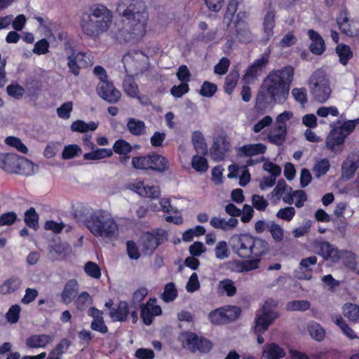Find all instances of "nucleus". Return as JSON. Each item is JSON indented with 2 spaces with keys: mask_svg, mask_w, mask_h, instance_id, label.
<instances>
[{
  "mask_svg": "<svg viewBox=\"0 0 359 359\" xmlns=\"http://www.w3.org/2000/svg\"><path fill=\"white\" fill-rule=\"evenodd\" d=\"M293 116L292 112L290 111H285L278 115L276 117V126L273 130H286L287 131V121L290 120Z\"/></svg>",
  "mask_w": 359,
  "mask_h": 359,
  "instance_id": "45",
  "label": "nucleus"
},
{
  "mask_svg": "<svg viewBox=\"0 0 359 359\" xmlns=\"http://www.w3.org/2000/svg\"><path fill=\"white\" fill-rule=\"evenodd\" d=\"M168 240V232L162 229H154L144 233L140 238L142 252L151 255L156 249Z\"/></svg>",
  "mask_w": 359,
  "mask_h": 359,
  "instance_id": "8",
  "label": "nucleus"
},
{
  "mask_svg": "<svg viewBox=\"0 0 359 359\" xmlns=\"http://www.w3.org/2000/svg\"><path fill=\"white\" fill-rule=\"evenodd\" d=\"M296 213L295 209L292 207H285L280 209L277 214L276 217L279 219H283L287 222H290L293 217H294Z\"/></svg>",
  "mask_w": 359,
  "mask_h": 359,
  "instance_id": "58",
  "label": "nucleus"
},
{
  "mask_svg": "<svg viewBox=\"0 0 359 359\" xmlns=\"http://www.w3.org/2000/svg\"><path fill=\"white\" fill-rule=\"evenodd\" d=\"M18 158L12 154H0V168L10 173L18 172Z\"/></svg>",
  "mask_w": 359,
  "mask_h": 359,
  "instance_id": "20",
  "label": "nucleus"
},
{
  "mask_svg": "<svg viewBox=\"0 0 359 359\" xmlns=\"http://www.w3.org/2000/svg\"><path fill=\"white\" fill-rule=\"evenodd\" d=\"M311 83L313 86L311 91L315 99L321 103L326 102L331 93L329 81L325 76L314 73L311 77Z\"/></svg>",
  "mask_w": 359,
  "mask_h": 359,
  "instance_id": "9",
  "label": "nucleus"
},
{
  "mask_svg": "<svg viewBox=\"0 0 359 359\" xmlns=\"http://www.w3.org/2000/svg\"><path fill=\"white\" fill-rule=\"evenodd\" d=\"M278 317L279 313L276 311H264L261 310V314L256 316L254 332H265Z\"/></svg>",
  "mask_w": 359,
  "mask_h": 359,
  "instance_id": "13",
  "label": "nucleus"
},
{
  "mask_svg": "<svg viewBox=\"0 0 359 359\" xmlns=\"http://www.w3.org/2000/svg\"><path fill=\"white\" fill-rule=\"evenodd\" d=\"M189 91V84L181 82L178 86H173L170 89V94L175 97H181Z\"/></svg>",
  "mask_w": 359,
  "mask_h": 359,
  "instance_id": "60",
  "label": "nucleus"
},
{
  "mask_svg": "<svg viewBox=\"0 0 359 359\" xmlns=\"http://www.w3.org/2000/svg\"><path fill=\"white\" fill-rule=\"evenodd\" d=\"M86 228L95 237L108 239L116 238L118 233L117 223L107 211L99 209L92 212L87 221Z\"/></svg>",
  "mask_w": 359,
  "mask_h": 359,
  "instance_id": "5",
  "label": "nucleus"
},
{
  "mask_svg": "<svg viewBox=\"0 0 359 359\" xmlns=\"http://www.w3.org/2000/svg\"><path fill=\"white\" fill-rule=\"evenodd\" d=\"M183 347L190 352H199L202 354L208 353L213 348V343L209 339L198 336L193 332H184L182 334Z\"/></svg>",
  "mask_w": 359,
  "mask_h": 359,
  "instance_id": "7",
  "label": "nucleus"
},
{
  "mask_svg": "<svg viewBox=\"0 0 359 359\" xmlns=\"http://www.w3.org/2000/svg\"><path fill=\"white\" fill-rule=\"evenodd\" d=\"M344 316L353 323L359 321V306L352 303L345 304L342 308Z\"/></svg>",
  "mask_w": 359,
  "mask_h": 359,
  "instance_id": "36",
  "label": "nucleus"
},
{
  "mask_svg": "<svg viewBox=\"0 0 359 359\" xmlns=\"http://www.w3.org/2000/svg\"><path fill=\"white\" fill-rule=\"evenodd\" d=\"M349 13L346 8H341L338 13L336 21L339 30L348 36H353V32L350 23Z\"/></svg>",
  "mask_w": 359,
  "mask_h": 359,
  "instance_id": "18",
  "label": "nucleus"
},
{
  "mask_svg": "<svg viewBox=\"0 0 359 359\" xmlns=\"http://www.w3.org/2000/svg\"><path fill=\"white\" fill-rule=\"evenodd\" d=\"M273 103L275 102L271 99L269 94L260 88L256 97L255 111L259 115H264L271 109Z\"/></svg>",
  "mask_w": 359,
  "mask_h": 359,
  "instance_id": "14",
  "label": "nucleus"
},
{
  "mask_svg": "<svg viewBox=\"0 0 359 359\" xmlns=\"http://www.w3.org/2000/svg\"><path fill=\"white\" fill-rule=\"evenodd\" d=\"M94 210L83 204H77L73 207L72 215L77 222H82L86 226L87 221L90 219Z\"/></svg>",
  "mask_w": 359,
  "mask_h": 359,
  "instance_id": "24",
  "label": "nucleus"
},
{
  "mask_svg": "<svg viewBox=\"0 0 359 359\" xmlns=\"http://www.w3.org/2000/svg\"><path fill=\"white\" fill-rule=\"evenodd\" d=\"M330 168V163L327 158L317 161L313 167V172L316 178H320L327 174Z\"/></svg>",
  "mask_w": 359,
  "mask_h": 359,
  "instance_id": "40",
  "label": "nucleus"
},
{
  "mask_svg": "<svg viewBox=\"0 0 359 359\" xmlns=\"http://www.w3.org/2000/svg\"><path fill=\"white\" fill-rule=\"evenodd\" d=\"M123 88L125 93L132 97L136 98L142 102V97L140 95L139 87L133 76L126 77L123 81Z\"/></svg>",
  "mask_w": 359,
  "mask_h": 359,
  "instance_id": "25",
  "label": "nucleus"
},
{
  "mask_svg": "<svg viewBox=\"0 0 359 359\" xmlns=\"http://www.w3.org/2000/svg\"><path fill=\"white\" fill-rule=\"evenodd\" d=\"M22 281L18 276H11L0 285V294H8L17 291L21 286Z\"/></svg>",
  "mask_w": 359,
  "mask_h": 359,
  "instance_id": "27",
  "label": "nucleus"
},
{
  "mask_svg": "<svg viewBox=\"0 0 359 359\" xmlns=\"http://www.w3.org/2000/svg\"><path fill=\"white\" fill-rule=\"evenodd\" d=\"M109 314L114 321H126L129 314L128 304L126 301H120L117 307L112 308Z\"/></svg>",
  "mask_w": 359,
  "mask_h": 359,
  "instance_id": "21",
  "label": "nucleus"
},
{
  "mask_svg": "<svg viewBox=\"0 0 359 359\" xmlns=\"http://www.w3.org/2000/svg\"><path fill=\"white\" fill-rule=\"evenodd\" d=\"M191 166L197 172H204L208 169V161L199 155H194L191 160Z\"/></svg>",
  "mask_w": 359,
  "mask_h": 359,
  "instance_id": "46",
  "label": "nucleus"
},
{
  "mask_svg": "<svg viewBox=\"0 0 359 359\" xmlns=\"http://www.w3.org/2000/svg\"><path fill=\"white\" fill-rule=\"evenodd\" d=\"M275 27V13L272 11H269L264 18L263 29L265 34L264 39L266 41H269L273 36V29Z\"/></svg>",
  "mask_w": 359,
  "mask_h": 359,
  "instance_id": "30",
  "label": "nucleus"
},
{
  "mask_svg": "<svg viewBox=\"0 0 359 359\" xmlns=\"http://www.w3.org/2000/svg\"><path fill=\"white\" fill-rule=\"evenodd\" d=\"M341 259H343L344 265L347 268L350 269H354L355 268L356 256L353 252L345 250Z\"/></svg>",
  "mask_w": 359,
  "mask_h": 359,
  "instance_id": "63",
  "label": "nucleus"
},
{
  "mask_svg": "<svg viewBox=\"0 0 359 359\" xmlns=\"http://www.w3.org/2000/svg\"><path fill=\"white\" fill-rule=\"evenodd\" d=\"M151 158V153L145 156H134L132 158L131 164L136 170H149V163Z\"/></svg>",
  "mask_w": 359,
  "mask_h": 359,
  "instance_id": "38",
  "label": "nucleus"
},
{
  "mask_svg": "<svg viewBox=\"0 0 359 359\" xmlns=\"http://www.w3.org/2000/svg\"><path fill=\"white\" fill-rule=\"evenodd\" d=\"M285 356V350L276 343L266 344L262 352L265 359H282Z\"/></svg>",
  "mask_w": 359,
  "mask_h": 359,
  "instance_id": "23",
  "label": "nucleus"
},
{
  "mask_svg": "<svg viewBox=\"0 0 359 359\" xmlns=\"http://www.w3.org/2000/svg\"><path fill=\"white\" fill-rule=\"evenodd\" d=\"M90 328L101 334H106L108 332V327L105 325L104 318H97L93 319L90 323Z\"/></svg>",
  "mask_w": 359,
  "mask_h": 359,
  "instance_id": "61",
  "label": "nucleus"
},
{
  "mask_svg": "<svg viewBox=\"0 0 359 359\" xmlns=\"http://www.w3.org/2000/svg\"><path fill=\"white\" fill-rule=\"evenodd\" d=\"M217 90V86L216 84L210 81H204L201 86L199 93L203 97H211Z\"/></svg>",
  "mask_w": 359,
  "mask_h": 359,
  "instance_id": "51",
  "label": "nucleus"
},
{
  "mask_svg": "<svg viewBox=\"0 0 359 359\" xmlns=\"http://www.w3.org/2000/svg\"><path fill=\"white\" fill-rule=\"evenodd\" d=\"M73 109V103L72 101L64 102L57 109V116L62 119H67L70 117Z\"/></svg>",
  "mask_w": 359,
  "mask_h": 359,
  "instance_id": "57",
  "label": "nucleus"
},
{
  "mask_svg": "<svg viewBox=\"0 0 359 359\" xmlns=\"http://www.w3.org/2000/svg\"><path fill=\"white\" fill-rule=\"evenodd\" d=\"M278 133L269 134L268 140L269 142L277 146H281L285 142L287 131L286 130H276Z\"/></svg>",
  "mask_w": 359,
  "mask_h": 359,
  "instance_id": "56",
  "label": "nucleus"
},
{
  "mask_svg": "<svg viewBox=\"0 0 359 359\" xmlns=\"http://www.w3.org/2000/svg\"><path fill=\"white\" fill-rule=\"evenodd\" d=\"M21 308L18 304L12 305L6 314V318L10 323H16L20 318Z\"/></svg>",
  "mask_w": 359,
  "mask_h": 359,
  "instance_id": "55",
  "label": "nucleus"
},
{
  "mask_svg": "<svg viewBox=\"0 0 359 359\" xmlns=\"http://www.w3.org/2000/svg\"><path fill=\"white\" fill-rule=\"evenodd\" d=\"M269 62V52L264 53L261 57L256 59L250 65H249L244 74V79L247 81H254L262 73L263 69Z\"/></svg>",
  "mask_w": 359,
  "mask_h": 359,
  "instance_id": "12",
  "label": "nucleus"
},
{
  "mask_svg": "<svg viewBox=\"0 0 359 359\" xmlns=\"http://www.w3.org/2000/svg\"><path fill=\"white\" fill-rule=\"evenodd\" d=\"M224 312V309L222 307L216 309L209 313L208 319L210 322L214 325H224L226 324Z\"/></svg>",
  "mask_w": 359,
  "mask_h": 359,
  "instance_id": "41",
  "label": "nucleus"
},
{
  "mask_svg": "<svg viewBox=\"0 0 359 359\" xmlns=\"http://www.w3.org/2000/svg\"><path fill=\"white\" fill-rule=\"evenodd\" d=\"M252 204L253 207L259 211L265 210L269 205L268 201L264 198V196L259 194L252 195Z\"/></svg>",
  "mask_w": 359,
  "mask_h": 359,
  "instance_id": "62",
  "label": "nucleus"
},
{
  "mask_svg": "<svg viewBox=\"0 0 359 359\" xmlns=\"http://www.w3.org/2000/svg\"><path fill=\"white\" fill-rule=\"evenodd\" d=\"M169 166L170 163L166 157L156 152L151 153L149 170L163 173L168 170Z\"/></svg>",
  "mask_w": 359,
  "mask_h": 359,
  "instance_id": "19",
  "label": "nucleus"
},
{
  "mask_svg": "<svg viewBox=\"0 0 359 359\" xmlns=\"http://www.w3.org/2000/svg\"><path fill=\"white\" fill-rule=\"evenodd\" d=\"M359 168V161H352L346 158L341 165V177L346 180L351 179Z\"/></svg>",
  "mask_w": 359,
  "mask_h": 359,
  "instance_id": "32",
  "label": "nucleus"
},
{
  "mask_svg": "<svg viewBox=\"0 0 359 359\" xmlns=\"http://www.w3.org/2000/svg\"><path fill=\"white\" fill-rule=\"evenodd\" d=\"M310 306V302L307 300H293L287 303L285 309L288 311H305Z\"/></svg>",
  "mask_w": 359,
  "mask_h": 359,
  "instance_id": "42",
  "label": "nucleus"
},
{
  "mask_svg": "<svg viewBox=\"0 0 359 359\" xmlns=\"http://www.w3.org/2000/svg\"><path fill=\"white\" fill-rule=\"evenodd\" d=\"M112 153L118 155L130 154L133 151L131 144L123 139H118L115 141L112 147Z\"/></svg>",
  "mask_w": 359,
  "mask_h": 359,
  "instance_id": "39",
  "label": "nucleus"
},
{
  "mask_svg": "<svg viewBox=\"0 0 359 359\" xmlns=\"http://www.w3.org/2000/svg\"><path fill=\"white\" fill-rule=\"evenodd\" d=\"M112 156V149L107 148H98L95 147L92 151L83 154V159L86 161H98Z\"/></svg>",
  "mask_w": 359,
  "mask_h": 359,
  "instance_id": "31",
  "label": "nucleus"
},
{
  "mask_svg": "<svg viewBox=\"0 0 359 359\" xmlns=\"http://www.w3.org/2000/svg\"><path fill=\"white\" fill-rule=\"evenodd\" d=\"M210 224L215 229L226 231L236 228L238 226V220L233 217H230L228 220H226L224 218L212 217L210 221Z\"/></svg>",
  "mask_w": 359,
  "mask_h": 359,
  "instance_id": "22",
  "label": "nucleus"
},
{
  "mask_svg": "<svg viewBox=\"0 0 359 359\" xmlns=\"http://www.w3.org/2000/svg\"><path fill=\"white\" fill-rule=\"evenodd\" d=\"M177 297V290L175 285L170 282L167 283L164 287V291L161 298L165 302H170L174 301Z\"/></svg>",
  "mask_w": 359,
  "mask_h": 359,
  "instance_id": "44",
  "label": "nucleus"
},
{
  "mask_svg": "<svg viewBox=\"0 0 359 359\" xmlns=\"http://www.w3.org/2000/svg\"><path fill=\"white\" fill-rule=\"evenodd\" d=\"M266 151V147L262 143L245 144L239 148L238 154L241 156H253L263 154Z\"/></svg>",
  "mask_w": 359,
  "mask_h": 359,
  "instance_id": "26",
  "label": "nucleus"
},
{
  "mask_svg": "<svg viewBox=\"0 0 359 359\" xmlns=\"http://www.w3.org/2000/svg\"><path fill=\"white\" fill-rule=\"evenodd\" d=\"M90 11L91 13L87 18H83L81 20V29L85 34L97 38L109 27L113 18L112 13L104 5L92 6Z\"/></svg>",
  "mask_w": 359,
  "mask_h": 359,
  "instance_id": "4",
  "label": "nucleus"
},
{
  "mask_svg": "<svg viewBox=\"0 0 359 359\" xmlns=\"http://www.w3.org/2000/svg\"><path fill=\"white\" fill-rule=\"evenodd\" d=\"M116 10L125 18L118 31V38L125 43H139L146 34L149 20L145 3L142 0H121Z\"/></svg>",
  "mask_w": 359,
  "mask_h": 359,
  "instance_id": "1",
  "label": "nucleus"
},
{
  "mask_svg": "<svg viewBox=\"0 0 359 359\" xmlns=\"http://www.w3.org/2000/svg\"><path fill=\"white\" fill-rule=\"evenodd\" d=\"M229 144L224 141H215L210 148V154L215 161H222L224 158L228 150Z\"/></svg>",
  "mask_w": 359,
  "mask_h": 359,
  "instance_id": "28",
  "label": "nucleus"
},
{
  "mask_svg": "<svg viewBox=\"0 0 359 359\" xmlns=\"http://www.w3.org/2000/svg\"><path fill=\"white\" fill-rule=\"evenodd\" d=\"M215 252L216 257L220 260L227 258L230 255L227 243L224 241H219L217 243Z\"/></svg>",
  "mask_w": 359,
  "mask_h": 359,
  "instance_id": "52",
  "label": "nucleus"
},
{
  "mask_svg": "<svg viewBox=\"0 0 359 359\" xmlns=\"http://www.w3.org/2000/svg\"><path fill=\"white\" fill-rule=\"evenodd\" d=\"M335 52L339 57V62L344 66H346L353 57V53L351 47L343 43L337 45Z\"/></svg>",
  "mask_w": 359,
  "mask_h": 359,
  "instance_id": "29",
  "label": "nucleus"
},
{
  "mask_svg": "<svg viewBox=\"0 0 359 359\" xmlns=\"http://www.w3.org/2000/svg\"><path fill=\"white\" fill-rule=\"evenodd\" d=\"M24 220L29 228L36 229L39 226V215L32 207L25 212Z\"/></svg>",
  "mask_w": 359,
  "mask_h": 359,
  "instance_id": "43",
  "label": "nucleus"
},
{
  "mask_svg": "<svg viewBox=\"0 0 359 359\" xmlns=\"http://www.w3.org/2000/svg\"><path fill=\"white\" fill-rule=\"evenodd\" d=\"M269 231L272 238L277 242L281 241L283 238L284 232L283 228L275 222H271L269 227Z\"/></svg>",
  "mask_w": 359,
  "mask_h": 359,
  "instance_id": "64",
  "label": "nucleus"
},
{
  "mask_svg": "<svg viewBox=\"0 0 359 359\" xmlns=\"http://www.w3.org/2000/svg\"><path fill=\"white\" fill-rule=\"evenodd\" d=\"M229 243L233 252L243 259L252 256L262 257L269 250L267 241L250 233L235 234L231 236Z\"/></svg>",
  "mask_w": 359,
  "mask_h": 359,
  "instance_id": "3",
  "label": "nucleus"
},
{
  "mask_svg": "<svg viewBox=\"0 0 359 359\" xmlns=\"http://www.w3.org/2000/svg\"><path fill=\"white\" fill-rule=\"evenodd\" d=\"M127 128L132 135L136 136L142 135L144 134L146 131L144 122L135 118H130L128 119Z\"/></svg>",
  "mask_w": 359,
  "mask_h": 359,
  "instance_id": "34",
  "label": "nucleus"
},
{
  "mask_svg": "<svg viewBox=\"0 0 359 359\" xmlns=\"http://www.w3.org/2000/svg\"><path fill=\"white\" fill-rule=\"evenodd\" d=\"M309 332L312 338L316 339L318 341L323 340L325 337V330L323 328L316 323H312L309 325Z\"/></svg>",
  "mask_w": 359,
  "mask_h": 359,
  "instance_id": "50",
  "label": "nucleus"
},
{
  "mask_svg": "<svg viewBox=\"0 0 359 359\" xmlns=\"http://www.w3.org/2000/svg\"><path fill=\"white\" fill-rule=\"evenodd\" d=\"M79 290V283L76 279L67 280L60 294L61 302L65 304H70L78 295Z\"/></svg>",
  "mask_w": 359,
  "mask_h": 359,
  "instance_id": "15",
  "label": "nucleus"
},
{
  "mask_svg": "<svg viewBox=\"0 0 359 359\" xmlns=\"http://www.w3.org/2000/svg\"><path fill=\"white\" fill-rule=\"evenodd\" d=\"M97 93L102 99L111 104L116 103L121 98L120 91L108 80L97 84Z\"/></svg>",
  "mask_w": 359,
  "mask_h": 359,
  "instance_id": "11",
  "label": "nucleus"
},
{
  "mask_svg": "<svg viewBox=\"0 0 359 359\" xmlns=\"http://www.w3.org/2000/svg\"><path fill=\"white\" fill-rule=\"evenodd\" d=\"M98 127V123H95L94 121H90L89 123H86L82 120H76L74 121L70 128L73 132H79L81 133H86L89 130L94 131Z\"/></svg>",
  "mask_w": 359,
  "mask_h": 359,
  "instance_id": "35",
  "label": "nucleus"
},
{
  "mask_svg": "<svg viewBox=\"0 0 359 359\" xmlns=\"http://www.w3.org/2000/svg\"><path fill=\"white\" fill-rule=\"evenodd\" d=\"M294 76V69L291 65L273 69L264 78L260 88L268 93L274 102L283 104L289 97Z\"/></svg>",
  "mask_w": 359,
  "mask_h": 359,
  "instance_id": "2",
  "label": "nucleus"
},
{
  "mask_svg": "<svg viewBox=\"0 0 359 359\" xmlns=\"http://www.w3.org/2000/svg\"><path fill=\"white\" fill-rule=\"evenodd\" d=\"M226 317L225 318L226 323L234 321L238 319L241 315V310L236 306H226L222 307Z\"/></svg>",
  "mask_w": 359,
  "mask_h": 359,
  "instance_id": "47",
  "label": "nucleus"
},
{
  "mask_svg": "<svg viewBox=\"0 0 359 359\" xmlns=\"http://www.w3.org/2000/svg\"><path fill=\"white\" fill-rule=\"evenodd\" d=\"M84 271L88 276L93 278L98 279L101 276V270L100 266L93 262H88L84 266Z\"/></svg>",
  "mask_w": 359,
  "mask_h": 359,
  "instance_id": "53",
  "label": "nucleus"
},
{
  "mask_svg": "<svg viewBox=\"0 0 359 359\" xmlns=\"http://www.w3.org/2000/svg\"><path fill=\"white\" fill-rule=\"evenodd\" d=\"M291 93L294 99L302 105L304 106L308 102L306 90L304 88H294Z\"/></svg>",
  "mask_w": 359,
  "mask_h": 359,
  "instance_id": "59",
  "label": "nucleus"
},
{
  "mask_svg": "<svg viewBox=\"0 0 359 359\" xmlns=\"http://www.w3.org/2000/svg\"><path fill=\"white\" fill-rule=\"evenodd\" d=\"M53 340V334H32L27 338L25 344L30 348H46Z\"/></svg>",
  "mask_w": 359,
  "mask_h": 359,
  "instance_id": "17",
  "label": "nucleus"
},
{
  "mask_svg": "<svg viewBox=\"0 0 359 359\" xmlns=\"http://www.w3.org/2000/svg\"><path fill=\"white\" fill-rule=\"evenodd\" d=\"M240 74L238 69H232L226 76L224 90L228 95H231L237 86Z\"/></svg>",
  "mask_w": 359,
  "mask_h": 359,
  "instance_id": "33",
  "label": "nucleus"
},
{
  "mask_svg": "<svg viewBox=\"0 0 359 359\" xmlns=\"http://www.w3.org/2000/svg\"><path fill=\"white\" fill-rule=\"evenodd\" d=\"M5 142L7 145L15 148L18 151L22 154H27L28 149L23 144L21 140L17 137L8 136L6 138Z\"/></svg>",
  "mask_w": 359,
  "mask_h": 359,
  "instance_id": "48",
  "label": "nucleus"
},
{
  "mask_svg": "<svg viewBox=\"0 0 359 359\" xmlns=\"http://www.w3.org/2000/svg\"><path fill=\"white\" fill-rule=\"evenodd\" d=\"M316 250L318 255L326 261L338 263L343 257L345 250H339L329 242L320 241L316 245Z\"/></svg>",
  "mask_w": 359,
  "mask_h": 359,
  "instance_id": "10",
  "label": "nucleus"
},
{
  "mask_svg": "<svg viewBox=\"0 0 359 359\" xmlns=\"http://www.w3.org/2000/svg\"><path fill=\"white\" fill-rule=\"evenodd\" d=\"M359 124V118L344 121L341 126L330 125L331 130L325 140L326 147L332 153L340 154L344 149L346 138Z\"/></svg>",
  "mask_w": 359,
  "mask_h": 359,
  "instance_id": "6",
  "label": "nucleus"
},
{
  "mask_svg": "<svg viewBox=\"0 0 359 359\" xmlns=\"http://www.w3.org/2000/svg\"><path fill=\"white\" fill-rule=\"evenodd\" d=\"M308 36L311 41L310 51L316 55H322L326 49L325 41L320 34L314 29H309Z\"/></svg>",
  "mask_w": 359,
  "mask_h": 359,
  "instance_id": "16",
  "label": "nucleus"
},
{
  "mask_svg": "<svg viewBox=\"0 0 359 359\" xmlns=\"http://www.w3.org/2000/svg\"><path fill=\"white\" fill-rule=\"evenodd\" d=\"M81 149L79 145L69 144L65 147L62 153V158L65 160L72 159L81 154Z\"/></svg>",
  "mask_w": 359,
  "mask_h": 359,
  "instance_id": "49",
  "label": "nucleus"
},
{
  "mask_svg": "<svg viewBox=\"0 0 359 359\" xmlns=\"http://www.w3.org/2000/svg\"><path fill=\"white\" fill-rule=\"evenodd\" d=\"M80 56H83V55L81 53L74 55L73 53L72 55H68L67 57V65L70 72L75 76H78L79 74L80 67L77 64V60L80 57Z\"/></svg>",
  "mask_w": 359,
  "mask_h": 359,
  "instance_id": "54",
  "label": "nucleus"
},
{
  "mask_svg": "<svg viewBox=\"0 0 359 359\" xmlns=\"http://www.w3.org/2000/svg\"><path fill=\"white\" fill-rule=\"evenodd\" d=\"M218 290L220 293L231 297L236 294L237 288L231 279L225 278L219 281Z\"/></svg>",
  "mask_w": 359,
  "mask_h": 359,
  "instance_id": "37",
  "label": "nucleus"
}]
</instances>
